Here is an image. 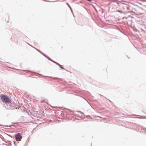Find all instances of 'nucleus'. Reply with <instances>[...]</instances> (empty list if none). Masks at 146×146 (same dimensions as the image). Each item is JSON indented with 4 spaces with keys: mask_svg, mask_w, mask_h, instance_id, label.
Segmentation results:
<instances>
[{
    "mask_svg": "<svg viewBox=\"0 0 146 146\" xmlns=\"http://www.w3.org/2000/svg\"><path fill=\"white\" fill-rule=\"evenodd\" d=\"M0 97L2 101L5 104H9L11 102V100L7 96L1 94Z\"/></svg>",
    "mask_w": 146,
    "mask_h": 146,
    "instance_id": "nucleus-1",
    "label": "nucleus"
},
{
    "mask_svg": "<svg viewBox=\"0 0 146 146\" xmlns=\"http://www.w3.org/2000/svg\"><path fill=\"white\" fill-rule=\"evenodd\" d=\"M15 139L17 141H19L22 139V136L20 133H18L15 135Z\"/></svg>",
    "mask_w": 146,
    "mask_h": 146,
    "instance_id": "nucleus-2",
    "label": "nucleus"
},
{
    "mask_svg": "<svg viewBox=\"0 0 146 146\" xmlns=\"http://www.w3.org/2000/svg\"><path fill=\"white\" fill-rule=\"evenodd\" d=\"M53 61L54 62V63H56V64L58 65L59 66H60V67L61 68H62V69H63V68L62 67V66H61L60 64H59L58 63L56 62H54V61Z\"/></svg>",
    "mask_w": 146,
    "mask_h": 146,
    "instance_id": "nucleus-3",
    "label": "nucleus"
}]
</instances>
